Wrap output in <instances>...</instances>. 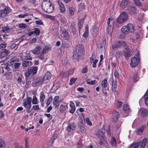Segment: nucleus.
<instances>
[{"mask_svg":"<svg viewBox=\"0 0 148 148\" xmlns=\"http://www.w3.org/2000/svg\"><path fill=\"white\" fill-rule=\"evenodd\" d=\"M28 15V14L27 13H25L24 14H20L18 15V17L21 18H24L25 17L27 16Z\"/></svg>","mask_w":148,"mask_h":148,"instance_id":"4d7b16f0","label":"nucleus"},{"mask_svg":"<svg viewBox=\"0 0 148 148\" xmlns=\"http://www.w3.org/2000/svg\"><path fill=\"white\" fill-rule=\"evenodd\" d=\"M128 16L126 12H122L117 18V22L119 24H121L125 22L127 20Z\"/></svg>","mask_w":148,"mask_h":148,"instance_id":"39448f33","label":"nucleus"},{"mask_svg":"<svg viewBox=\"0 0 148 148\" xmlns=\"http://www.w3.org/2000/svg\"><path fill=\"white\" fill-rule=\"evenodd\" d=\"M75 25L74 23H72L71 24L70 28L71 30V32L74 35H77L76 33L77 29L75 27Z\"/></svg>","mask_w":148,"mask_h":148,"instance_id":"ddd939ff","label":"nucleus"},{"mask_svg":"<svg viewBox=\"0 0 148 148\" xmlns=\"http://www.w3.org/2000/svg\"><path fill=\"white\" fill-rule=\"evenodd\" d=\"M113 19L112 18H109L108 19V21L107 23L108 24V34L110 36L112 35V34L113 30V27L111 26L110 24L111 21H112Z\"/></svg>","mask_w":148,"mask_h":148,"instance_id":"0eeeda50","label":"nucleus"},{"mask_svg":"<svg viewBox=\"0 0 148 148\" xmlns=\"http://www.w3.org/2000/svg\"><path fill=\"white\" fill-rule=\"evenodd\" d=\"M98 60H95L93 62L92 64V67L93 68H95L96 67V64Z\"/></svg>","mask_w":148,"mask_h":148,"instance_id":"e2e57ef3","label":"nucleus"},{"mask_svg":"<svg viewBox=\"0 0 148 148\" xmlns=\"http://www.w3.org/2000/svg\"><path fill=\"white\" fill-rule=\"evenodd\" d=\"M147 138H144L142 140L141 145L140 146V148H144L147 142Z\"/></svg>","mask_w":148,"mask_h":148,"instance_id":"7c9ffc66","label":"nucleus"},{"mask_svg":"<svg viewBox=\"0 0 148 148\" xmlns=\"http://www.w3.org/2000/svg\"><path fill=\"white\" fill-rule=\"evenodd\" d=\"M107 79H105L101 82V85L103 88H105L107 86Z\"/></svg>","mask_w":148,"mask_h":148,"instance_id":"72a5a7b5","label":"nucleus"},{"mask_svg":"<svg viewBox=\"0 0 148 148\" xmlns=\"http://www.w3.org/2000/svg\"><path fill=\"white\" fill-rule=\"evenodd\" d=\"M34 31H33L34 34H35L36 36L38 35L40 32V29L38 28H34L33 29Z\"/></svg>","mask_w":148,"mask_h":148,"instance_id":"58836bf2","label":"nucleus"},{"mask_svg":"<svg viewBox=\"0 0 148 148\" xmlns=\"http://www.w3.org/2000/svg\"><path fill=\"white\" fill-rule=\"evenodd\" d=\"M78 126L79 129L82 133H84L85 132L86 129L83 123L80 122V123L79 124Z\"/></svg>","mask_w":148,"mask_h":148,"instance_id":"aec40b11","label":"nucleus"},{"mask_svg":"<svg viewBox=\"0 0 148 148\" xmlns=\"http://www.w3.org/2000/svg\"><path fill=\"white\" fill-rule=\"evenodd\" d=\"M62 36L65 40L68 41L70 38V36L66 31L64 30H62Z\"/></svg>","mask_w":148,"mask_h":148,"instance_id":"4468645a","label":"nucleus"},{"mask_svg":"<svg viewBox=\"0 0 148 148\" xmlns=\"http://www.w3.org/2000/svg\"><path fill=\"white\" fill-rule=\"evenodd\" d=\"M41 6L43 10L48 13H51L54 10V6L49 1H43Z\"/></svg>","mask_w":148,"mask_h":148,"instance_id":"f03ea898","label":"nucleus"},{"mask_svg":"<svg viewBox=\"0 0 148 148\" xmlns=\"http://www.w3.org/2000/svg\"><path fill=\"white\" fill-rule=\"evenodd\" d=\"M43 80L41 77H38L34 80L32 83V86L34 87H36L42 85L43 83Z\"/></svg>","mask_w":148,"mask_h":148,"instance_id":"423d86ee","label":"nucleus"},{"mask_svg":"<svg viewBox=\"0 0 148 148\" xmlns=\"http://www.w3.org/2000/svg\"><path fill=\"white\" fill-rule=\"evenodd\" d=\"M53 104L55 106V108H58L59 106V102L53 101Z\"/></svg>","mask_w":148,"mask_h":148,"instance_id":"680f3d73","label":"nucleus"},{"mask_svg":"<svg viewBox=\"0 0 148 148\" xmlns=\"http://www.w3.org/2000/svg\"><path fill=\"white\" fill-rule=\"evenodd\" d=\"M67 108L68 107L67 106L62 104L60 106L59 109L60 112L62 113H63Z\"/></svg>","mask_w":148,"mask_h":148,"instance_id":"393cba45","label":"nucleus"},{"mask_svg":"<svg viewBox=\"0 0 148 148\" xmlns=\"http://www.w3.org/2000/svg\"><path fill=\"white\" fill-rule=\"evenodd\" d=\"M35 23L37 25H43V22L41 20L36 21H35Z\"/></svg>","mask_w":148,"mask_h":148,"instance_id":"bf43d9fd","label":"nucleus"},{"mask_svg":"<svg viewBox=\"0 0 148 148\" xmlns=\"http://www.w3.org/2000/svg\"><path fill=\"white\" fill-rule=\"evenodd\" d=\"M29 69L31 71L32 74L33 75H35L37 72L38 67L37 66H33L32 67Z\"/></svg>","mask_w":148,"mask_h":148,"instance_id":"a211bd4d","label":"nucleus"},{"mask_svg":"<svg viewBox=\"0 0 148 148\" xmlns=\"http://www.w3.org/2000/svg\"><path fill=\"white\" fill-rule=\"evenodd\" d=\"M114 75L115 77L116 78H118L119 77V74L116 70H115L114 72Z\"/></svg>","mask_w":148,"mask_h":148,"instance_id":"338daca9","label":"nucleus"},{"mask_svg":"<svg viewBox=\"0 0 148 148\" xmlns=\"http://www.w3.org/2000/svg\"><path fill=\"white\" fill-rule=\"evenodd\" d=\"M96 81L95 80L90 81V79H89L87 80V83L88 84L92 85L95 84H96Z\"/></svg>","mask_w":148,"mask_h":148,"instance_id":"c03bdc74","label":"nucleus"},{"mask_svg":"<svg viewBox=\"0 0 148 148\" xmlns=\"http://www.w3.org/2000/svg\"><path fill=\"white\" fill-rule=\"evenodd\" d=\"M26 82L25 85V88H29V86L31 82L29 81H27L26 78Z\"/></svg>","mask_w":148,"mask_h":148,"instance_id":"13d9d810","label":"nucleus"},{"mask_svg":"<svg viewBox=\"0 0 148 148\" xmlns=\"http://www.w3.org/2000/svg\"><path fill=\"white\" fill-rule=\"evenodd\" d=\"M60 87L59 82H57L54 84L53 85L52 88V89H53L54 91H56Z\"/></svg>","mask_w":148,"mask_h":148,"instance_id":"4be33fe9","label":"nucleus"},{"mask_svg":"<svg viewBox=\"0 0 148 148\" xmlns=\"http://www.w3.org/2000/svg\"><path fill=\"white\" fill-rule=\"evenodd\" d=\"M120 41V43L121 45V47H125L127 46V44L126 42L123 41Z\"/></svg>","mask_w":148,"mask_h":148,"instance_id":"5fc2aeb1","label":"nucleus"},{"mask_svg":"<svg viewBox=\"0 0 148 148\" xmlns=\"http://www.w3.org/2000/svg\"><path fill=\"white\" fill-rule=\"evenodd\" d=\"M10 8L7 6L4 10H0V18L4 21H7L8 19L7 14H9L10 11Z\"/></svg>","mask_w":148,"mask_h":148,"instance_id":"7ed1b4c3","label":"nucleus"},{"mask_svg":"<svg viewBox=\"0 0 148 148\" xmlns=\"http://www.w3.org/2000/svg\"><path fill=\"white\" fill-rule=\"evenodd\" d=\"M140 111L141 112L140 114L142 116H145L147 114V111L146 109L143 108H141L140 109Z\"/></svg>","mask_w":148,"mask_h":148,"instance_id":"b1692460","label":"nucleus"},{"mask_svg":"<svg viewBox=\"0 0 148 148\" xmlns=\"http://www.w3.org/2000/svg\"><path fill=\"white\" fill-rule=\"evenodd\" d=\"M123 110L125 112L127 113H129L130 110L129 106L127 104H125L123 105Z\"/></svg>","mask_w":148,"mask_h":148,"instance_id":"c85d7f7f","label":"nucleus"},{"mask_svg":"<svg viewBox=\"0 0 148 148\" xmlns=\"http://www.w3.org/2000/svg\"><path fill=\"white\" fill-rule=\"evenodd\" d=\"M139 79V77L138 76V75L137 73L134 74L133 77V79L134 82H136L138 81Z\"/></svg>","mask_w":148,"mask_h":148,"instance_id":"4c0bfd02","label":"nucleus"},{"mask_svg":"<svg viewBox=\"0 0 148 148\" xmlns=\"http://www.w3.org/2000/svg\"><path fill=\"white\" fill-rule=\"evenodd\" d=\"M75 50L73 55V58L75 61H77L81 59L84 55V47L82 44H78L75 47Z\"/></svg>","mask_w":148,"mask_h":148,"instance_id":"f257e3e1","label":"nucleus"},{"mask_svg":"<svg viewBox=\"0 0 148 148\" xmlns=\"http://www.w3.org/2000/svg\"><path fill=\"white\" fill-rule=\"evenodd\" d=\"M120 117L119 113V112H115L114 114V117L113 118V120L114 122H116Z\"/></svg>","mask_w":148,"mask_h":148,"instance_id":"a878e982","label":"nucleus"},{"mask_svg":"<svg viewBox=\"0 0 148 148\" xmlns=\"http://www.w3.org/2000/svg\"><path fill=\"white\" fill-rule=\"evenodd\" d=\"M122 53L119 51H117L115 53V56L117 59L120 58L122 56Z\"/></svg>","mask_w":148,"mask_h":148,"instance_id":"e433bc0d","label":"nucleus"},{"mask_svg":"<svg viewBox=\"0 0 148 148\" xmlns=\"http://www.w3.org/2000/svg\"><path fill=\"white\" fill-rule=\"evenodd\" d=\"M32 98L31 97H27L26 100L23 99V102L22 103L23 105L25 108L26 112L28 113H29L31 112V111L29 110L32 106Z\"/></svg>","mask_w":148,"mask_h":148,"instance_id":"20e7f679","label":"nucleus"},{"mask_svg":"<svg viewBox=\"0 0 148 148\" xmlns=\"http://www.w3.org/2000/svg\"><path fill=\"white\" fill-rule=\"evenodd\" d=\"M32 110L36 111L37 110H40L39 105H34L32 106Z\"/></svg>","mask_w":148,"mask_h":148,"instance_id":"864d4df0","label":"nucleus"},{"mask_svg":"<svg viewBox=\"0 0 148 148\" xmlns=\"http://www.w3.org/2000/svg\"><path fill=\"white\" fill-rule=\"evenodd\" d=\"M98 138L100 139L99 141V144L100 145H103V144H104L105 140L102 135L98 136Z\"/></svg>","mask_w":148,"mask_h":148,"instance_id":"473e14b6","label":"nucleus"},{"mask_svg":"<svg viewBox=\"0 0 148 148\" xmlns=\"http://www.w3.org/2000/svg\"><path fill=\"white\" fill-rule=\"evenodd\" d=\"M7 55H5V54L4 53L1 51L0 52V59H2L6 57L5 60L7 58Z\"/></svg>","mask_w":148,"mask_h":148,"instance_id":"09e8293b","label":"nucleus"},{"mask_svg":"<svg viewBox=\"0 0 148 148\" xmlns=\"http://www.w3.org/2000/svg\"><path fill=\"white\" fill-rule=\"evenodd\" d=\"M86 121L88 125L90 126H91L92 125V123L91 121H89L88 118H86Z\"/></svg>","mask_w":148,"mask_h":148,"instance_id":"052dcab7","label":"nucleus"},{"mask_svg":"<svg viewBox=\"0 0 148 148\" xmlns=\"http://www.w3.org/2000/svg\"><path fill=\"white\" fill-rule=\"evenodd\" d=\"M30 74H32V73L31 72V71L29 69L27 70L25 73L26 77H29Z\"/></svg>","mask_w":148,"mask_h":148,"instance_id":"a19ab883","label":"nucleus"},{"mask_svg":"<svg viewBox=\"0 0 148 148\" xmlns=\"http://www.w3.org/2000/svg\"><path fill=\"white\" fill-rule=\"evenodd\" d=\"M139 61L140 60L138 58H136L134 56L131 59L130 65L132 67H135L138 65Z\"/></svg>","mask_w":148,"mask_h":148,"instance_id":"6e6552de","label":"nucleus"},{"mask_svg":"<svg viewBox=\"0 0 148 148\" xmlns=\"http://www.w3.org/2000/svg\"><path fill=\"white\" fill-rule=\"evenodd\" d=\"M69 13L71 16H72L74 14V12L75 11V9L72 7H69Z\"/></svg>","mask_w":148,"mask_h":148,"instance_id":"ea45409f","label":"nucleus"},{"mask_svg":"<svg viewBox=\"0 0 148 148\" xmlns=\"http://www.w3.org/2000/svg\"><path fill=\"white\" fill-rule=\"evenodd\" d=\"M14 64V69H16L20 66L21 63L20 62H15Z\"/></svg>","mask_w":148,"mask_h":148,"instance_id":"6e6d98bb","label":"nucleus"},{"mask_svg":"<svg viewBox=\"0 0 148 148\" xmlns=\"http://www.w3.org/2000/svg\"><path fill=\"white\" fill-rule=\"evenodd\" d=\"M10 29L8 27H5L3 28L2 31L4 33H7L10 31Z\"/></svg>","mask_w":148,"mask_h":148,"instance_id":"3c124183","label":"nucleus"},{"mask_svg":"<svg viewBox=\"0 0 148 148\" xmlns=\"http://www.w3.org/2000/svg\"><path fill=\"white\" fill-rule=\"evenodd\" d=\"M112 47L113 49L121 48V45L119 40L117 42L115 43L114 45H112Z\"/></svg>","mask_w":148,"mask_h":148,"instance_id":"2f4dec72","label":"nucleus"},{"mask_svg":"<svg viewBox=\"0 0 148 148\" xmlns=\"http://www.w3.org/2000/svg\"><path fill=\"white\" fill-rule=\"evenodd\" d=\"M19 27L20 28L25 29L27 28V25L24 23H20L18 24Z\"/></svg>","mask_w":148,"mask_h":148,"instance_id":"603ef678","label":"nucleus"},{"mask_svg":"<svg viewBox=\"0 0 148 148\" xmlns=\"http://www.w3.org/2000/svg\"><path fill=\"white\" fill-rule=\"evenodd\" d=\"M32 101V104H36L38 103V99L36 96L34 95L33 97Z\"/></svg>","mask_w":148,"mask_h":148,"instance_id":"37998d69","label":"nucleus"},{"mask_svg":"<svg viewBox=\"0 0 148 148\" xmlns=\"http://www.w3.org/2000/svg\"><path fill=\"white\" fill-rule=\"evenodd\" d=\"M70 107L71 109H69V112L71 114L74 113L75 110V107L74 103H72L70 104Z\"/></svg>","mask_w":148,"mask_h":148,"instance_id":"412c9836","label":"nucleus"},{"mask_svg":"<svg viewBox=\"0 0 148 148\" xmlns=\"http://www.w3.org/2000/svg\"><path fill=\"white\" fill-rule=\"evenodd\" d=\"M128 2V0H123L120 4L121 7L123 8L126 7Z\"/></svg>","mask_w":148,"mask_h":148,"instance_id":"6ab92c4d","label":"nucleus"},{"mask_svg":"<svg viewBox=\"0 0 148 148\" xmlns=\"http://www.w3.org/2000/svg\"><path fill=\"white\" fill-rule=\"evenodd\" d=\"M88 71L87 67L86 66L82 70V73H85Z\"/></svg>","mask_w":148,"mask_h":148,"instance_id":"69168bd1","label":"nucleus"},{"mask_svg":"<svg viewBox=\"0 0 148 148\" xmlns=\"http://www.w3.org/2000/svg\"><path fill=\"white\" fill-rule=\"evenodd\" d=\"M58 3L59 6V10L60 13L64 12L65 11V9L64 5L62 4L61 0H58Z\"/></svg>","mask_w":148,"mask_h":148,"instance_id":"f8f14e48","label":"nucleus"},{"mask_svg":"<svg viewBox=\"0 0 148 148\" xmlns=\"http://www.w3.org/2000/svg\"><path fill=\"white\" fill-rule=\"evenodd\" d=\"M29 65V62L27 60H25L22 63V66L24 67H26Z\"/></svg>","mask_w":148,"mask_h":148,"instance_id":"de8ad7c7","label":"nucleus"},{"mask_svg":"<svg viewBox=\"0 0 148 148\" xmlns=\"http://www.w3.org/2000/svg\"><path fill=\"white\" fill-rule=\"evenodd\" d=\"M110 143L112 146H115L116 145V142L114 137H112L110 141Z\"/></svg>","mask_w":148,"mask_h":148,"instance_id":"cd10ccee","label":"nucleus"},{"mask_svg":"<svg viewBox=\"0 0 148 148\" xmlns=\"http://www.w3.org/2000/svg\"><path fill=\"white\" fill-rule=\"evenodd\" d=\"M16 57L15 56L13 57L11 59L10 63L11 65H13L14 63V62L16 61Z\"/></svg>","mask_w":148,"mask_h":148,"instance_id":"a18cd8bd","label":"nucleus"},{"mask_svg":"<svg viewBox=\"0 0 148 148\" xmlns=\"http://www.w3.org/2000/svg\"><path fill=\"white\" fill-rule=\"evenodd\" d=\"M42 46L41 45L37 46L33 50H31L30 51L34 54L38 55L40 53V51L42 49Z\"/></svg>","mask_w":148,"mask_h":148,"instance_id":"1a4fd4ad","label":"nucleus"},{"mask_svg":"<svg viewBox=\"0 0 148 148\" xmlns=\"http://www.w3.org/2000/svg\"><path fill=\"white\" fill-rule=\"evenodd\" d=\"M52 99L53 98L52 97H50L48 98L46 102L47 106V107L50 105V103L52 100Z\"/></svg>","mask_w":148,"mask_h":148,"instance_id":"49530a36","label":"nucleus"},{"mask_svg":"<svg viewBox=\"0 0 148 148\" xmlns=\"http://www.w3.org/2000/svg\"><path fill=\"white\" fill-rule=\"evenodd\" d=\"M110 83V82L112 83V89L113 92H115L116 91V88H117V84L115 81H113L111 77L109 79Z\"/></svg>","mask_w":148,"mask_h":148,"instance_id":"2eb2a0df","label":"nucleus"},{"mask_svg":"<svg viewBox=\"0 0 148 148\" xmlns=\"http://www.w3.org/2000/svg\"><path fill=\"white\" fill-rule=\"evenodd\" d=\"M129 12L131 14L134 15L136 13V9L135 7H131L128 10Z\"/></svg>","mask_w":148,"mask_h":148,"instance_id":"5701e85b","label":"nucleus"},{"mask_svg":"<svg viewBox=\"0 0 148 148\" xmlns=\"http://www.w3.org/2000/svg\"><path fill=\"white\" fill-rule=\"evenodd\" d=\"M122 32L124 34H128V31L127 28L126 26H123L121 29Z\"/></svg>","mask_w":148,"mask_h":148,"instance_id":"f704fd0d","label":"nucleus"},{"mask_svg":"<svg viewBox=\"0 0 148 148\" xmlns=\"http://www.w3.org/2000/svg\"><path fill=\"white\" fill-rule=\"evenodd\" d=\"M51 74L49 72H47L45 74L42 79L43 83H45L47 82V81L49 80L51 78Z\"/></svg>","mask_w":148,"mask_h":148,"instance_id":"9b49d317","label":"nucleus"},{"mask_svg":"<svg viewBox=\"0 0 148 148\" xmlns=\"http://www.w3.org/2000/svg\"><path fill=\"white\" fill-rule=\"evenodd\" d=\"M129 32H133L134 31V26L132 23L128 24L126 26Z\"/></svg>","mask_w":148,"mask_h":148,"instance_id":"f3484780","label":"nucleus"},{"mask_svg":"<svg viewBox=\"0 0 148 148\" xmlns=\"http://www.w3.org/2000/svg\"><path fill=\"white\" fill-rule=\"evenodd\" d=\"M45 98V96L43 92H40V101L44 102Z\"/></svg>","mask_w":148,"mask_h":148,"instance_id":"c9c22d12","label":"nucleus"},{"mask_svg":"<svg viewBox=\"0 0 148 148\" xmlns=\"http://www.w3.org/2000/svg\"><path fill=\"white\" fill-rule=\"evenodd\" d=\"M88 32L85 31L83 34V36L85 38H86L88 36Z\"/></svg>","mask_w":148,"mask_h":148,"instance_id":"774afa93","label":"nucleus"},{"mask_svg":"<svg viewBox=\"0 0 148 148\" xmlns=\"http://www.w3.org/2000/svg\"><path fill=\"white\" fill-rule=\"evenodd\" d=\"M77 79V78H74V77L71 78L70 80L69 85H72L73 84H74L76 82Z\"/></svg>","mask_w":148,"mask_h":148,"instance_id":"8fccbe9b","label":"nucleus"},{"mask_svg":"<svg viewBox=\"0 0 148 148\" xmlns=\"http://www.w3.org/2000/svg\"><path fill=\"white\" fill-rule=\"evenodd\" d=\"M124 56L125 58L129 57L131 56V51L129 49L128 47L125 48L123 51Z\"/></svg>","mask_w":148,"mask_h":148,"instance_id":"dca6fc26","label":"nucleus"},{"mask_svg":"<svg viewBox=\"0 0 148 148\" xmlns=\"http://www.w3.org/2000/svg\"><path fill=\"white\" fill-rule=\"evenodd\" d=\"M144 129V127L143 126L142 127L138 129L136 131L137 134L139 135H142L143 133Z\"/></svg>","mask_w":148,"mask_h":148,"instance_id":"bb28decb","label":"nucleus"},{"mask_svg":"<svg viewBox=\"0 0 148 148\" xmlns=\"http://www.w3.org/2000/svg\"><path fill=\"white\" fill-rule=\"evenodd\" d=\"M2 52L4 53V54H5V55H8L10 53V52L7 50L6 49H4L3 51H2Z\"/></svg>","mask_w":148,"mask_h":148,"instance_id":"0e129e2a","label":"nucleus"},{"mask_svg":"<svg viewBox=\"0 0 148 148\" xmlns=\"http://www.w3.org/2000/svg\"><path fill=\"white\" fill-rule=\"evenodd\" d=\"M5 143L4 141L0 138V148H4Z\"/></svg>","mask_w":148,"mask_h":148,"instance_id":"79ce46f5","label":"nucleus"},{"mask_svg":"<svg viewBox=\"0 0 148 148\" xmlns=\"http://www.w3.org/2000/svg\"><path fill=\"white\" fill-rule=\"evenodd\" d=\"M76 125L74 123H69L66 128L68 132H71L72 130H74L75 128Z\"/></svg>","mask_w":148,"mask_h":148,"instance_id":"9d476101","label":"nucleus"},{"mask_svg":"<svg viewBox=\"0 0 148 148\" xmlns=\"http://www.w3.org/2000/svg\"><path fill=\"white\" fill-rule=\"evenodd\" d=\"M140 143V142L133 143L130 147V148H138Z\"/></svg>","mask_w":148,"mask_h":148,"instance_id":"c756f323","label":"nucleus"}]
</instances>
